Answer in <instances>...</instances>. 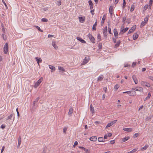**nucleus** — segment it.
<instances>
[{
    "mask_svg": "<svg viewBox=\"0 0 153 153\" xmlns=\"http://www.w3.org/2000/svg\"><path fill=\"white\" fill-rule=\"evenodd\" d=\"M43 80V78L42 77H41L39 80H38V81L36 83L35 85H34V87L35 88H37L38 86L42 82Z\"/></svg>",
    "mask_w": 153,
    "mask_h": 153,
    "instance_id": "obj_1",
    "label": "nucleus"
},
{
    "mask_svg": "<svg viewBox=\"0 0 153 153\" xmlns=\"http://www.w3.org/2000/svg\"><path fill=\"white\" fill-rule=\"evenodd\" d=\"M8 45L7 43H6L4 47V54H6L8 52Z\"/></svg>",
    "mask_w": 153,
    "mask_h": 153,
    "instance_id": "obj_2",
    "label": "nucleus"
},
{
    "mask_svg": "<svg viewBox=\"0 0 153 153\" xmlns=\"http://www.w3.org/2000/svg\"><path fill=\"white\" fill-rule=\"evenodd\" d=\"M117 121V120H115L113 121H112L110 123H108L106 126V128H108V127H109L114 124Z\"/></svg>",
    "mask_w": 153,
    "mask_h": 153,
    "instance_id": "obj_3",
    "label": "nucleus"
},
{
    "mask_svg": "<svg viewBox=\"0 0 153 153\" xmlns=\"http://www.w3.org/2000/svg\"><path fill=\"white\" fill-rule=\"evenodd\" d=\"M88 36L90 39L91 41L93 43H95V40L94 38L91 35V34H89L88 35Z\"/></svg>",
    "mask_w": 153,
    "mask_h": 153,
    "instance_id": "obj_4",
    "label": "nucleus"
},
{
    "mask_svg": "<svg viewBox=\"0 0 153 153\" xmlns=\"http://www.w3.org/2000/svg\"><path fill=\"white\" fill-rule=\"evenodd\" d=\"M133 90H134L135 91H139L140 92H142L143 91V88L141 87H138L134 88H132Z\"/></svg>",
    "mask_w": 153,
    "mask_h": 153,
    "instance_id": "obj_5",
    "label": "nucleus"
},
{
    "mask_svg": "<svg viewBox=\"0 0 153 153\" xmlns=\"http://www.w3.org/2000/svg\"><path fill=\"white\" fill-rule=\"evenodd\" d=\"M78 18L79 19V21L80 22L83 23L85 20V16H83V17H80L79 16Z\"/></svg>",
    "mask_w": 153,
    "mask_h": 153,
    "instance_id": "obj_6",
    "label": "nucleus"
},
{
    "mask_svg": "<svg viewBox=\"0 0 153 153\" xmlns=\"http://www.w3.org/2000/svg\"><path fill=\"white\" fill-rule=\"evenodd\" d=\"M107 27L105 26L103 30V33L104 35V36L105 37H106L107 36Z\"/></svg>",
    "mask_w": 153,
    "mask_h": 153,
    "instance_id": "obj_7",
    "label": "nucleus"
},
{
    "mask_svg": "<svg viewBox=\"0 0 153 153\" xmlns=\"http://www.w3.org/2000/svg\"><path fill=\"white\" fill-rule=\"evenodd\" d=\"M128 94L130 96H135L136 95V92L135 91H129Z\"/></svg>",
    "mask_w": 153,
    "mask_h": 153,
    "instance_id": "obj_8",
    "label": "nucleus"
},
{
    "mask_svg": "<svg viewBox=\"0 0 153 153\" xmlns=\"http://www.w3.org/2000/svg\"><path fill=\"white\" fill-rule=\"evenodd\" d=\"M123 130L128 132H130L132 131V128H123Z\"/></svg>",
    "mask_w": 153,
    "mask_h": 153,
    "instance_id": "obj_9",
    "label": "nucleus"
},
{
    "mask_svg": "<svg viewBox=\"0 0 153 153\" xmlns=\"http://www.w3.org/2000/svg\"><path fill=\"white\" fill-rule=\"evenodd\" d=\"M76 39L77 40L80 41L82 43H86V42L84 40L82 39L81 38L79 37H77Z\"/></svg>",
    "mask_w": 153,
    "mask_h": 153,
    "instance_id": "obj_10",
    "label": "nucleus"
},
{
    "mask_svg": "<svg viewBox=\"0 0 153 153\" xmlns=\"http://www.w3.org/2000/svg\"><path fill=\"white\" fill-rule=\"evenodd\" d=\"M132 79L135 84H137L138 83V80L136 77L134 75H133L132 76Z\"/></svg>",
    "mask_w": 153,
    "mask_h": 153,
    "instance_id": "obj_11",
    "label": "nucleus"
},
{
    "mask_svg": "<svg viewBox=\"0 0 153 153\" xmlns=\"http://www.w3.org/2000/svg\"><path fill=\"white\" fill-rule=\"evenodd\" d=\"M52 45L56 50H57L58 49V47L56 45L55 42L53 41L52 43Z\"/></svg>",
    "mask_w": 153,
    "mask_h": 153,
    "instance_id": "obj_12",
    "label": "nucleus"
},
{
    "mask_svg": "<svg viewBox=\"0 0 153 153\" xmlns=\"http://www.w3.org/2000/svg\"><path fill=\"white\" fill-rule=\"evenodd\" d=\"M79 148L84 150V151L86 153H89L90 152V151L88 149H85V148H84L83 147L79 146Z\"/></svg>",
    "mask_w": 153,
    "mask_h": 153,
    "instance_id": "obj_13",
    "label": "nucleus"
},
{
    "mask_svg": "<svg viewBox=\"0 0 153 153\" xmlns=\"http://www.w3.org/2000/svg\"><path fill=\"white\" fill-rule=\"evenodd\" d=\"M97 138L96 136H92L90 138V140L91 141H95L97 140Z\"/></svg>",
    "mask_w": 153,
    "mask_h": 153,
    "instance_id": "obj_14",
    "label": "nucleus"
},
{
    "mask_svg": "<svg viewBox=\"0 0 153 153\" xmlns=\"http://www.w3.org/2000/svg\"><path fill=\"white\" fill-rule=\"evenodd\" d=\"M88 3L90 5V8L91 9L93 8V4L92 1L91 0H89L88 1Z\"/></svg>",
    "mask_w": 153,
    "mask_h": 153,
    "instance_id": "obj_15",
    "label": "nucleus"
},
{
    "mask_svg": "<svg viewBox=\"0 0 153 153\" xmlns=\"http://www.w3.org/2000/svg\"><path fill=\"white\" fill-rule=\"evenodd\" d=\"M128 29V27H126L124 29H123L121 30L120 33H119V34H122L123 33H124L126 32Z\"/></svg>",
    "mask_w": 153,
    "mask_h": 153,
    "instance_id": "obj_16",
    "label": "nucleus"
},
{
    "mask_svg": "<svg viewBox=\"0 0 153 153\" xmlns=\"http://www.w3.org/2000/svg\"><path fill=\"white\" fill-rule=\"evenodd\" d=\"M35 59L37 62V63L38 64L39 66V62H42V59L40 58H38V57H36L35 58Z\"/></svg>",
    "mask_w": 153,
    "mask_h": 153,
    "instance_id": "obj_17",
    "label": "nucleus"
},
{
    "mask_svg": "<svg viewBox=\"0 0 153 153\" xmlns=\"http://www.w3.org/2000/svg\"><path fill=\"white\" fill-rule=\"evenodd\" d=\"M73 109L72 108H71L69 109V111L68 113V115H69L70 116H71L72 114L73 113Z\"/></svg>",
    "mask_w": 153,
    "mask_h": 153,
    "instance_id": "obj_18",
    "label": "nucleus"
},
{
    "mask_svg": "<svg viewBox=\"0 0 153 153\" xmlns=\"http://www.w3.org/2000/svg\"><path fill=\"white\" fill-rule=\"evenodd\" d=\"M109 12L111 15H112L113 13V7L111 6L109 8Z\"/></svg>",
    "mask_w": 153,
    "mask_h": 153,
    "instance_id": "obj_19",
    "label": "nucleus"
},
{
    "mask_svg": "<svg viewBox=\"0 0 153 153\" xmlns=\"http://www.w3.org/2000/svg\"><path fill=\"white\" fill-rule=\"evenodd\" d=\"M138 35L136 33H135L133 35V38L134 40H136L138 37Z\"/></svg>",
    "mask_w": 153,
    "mask_h": 153,
    "instance_id": "obj_20",
    "label": "nucleus"
},
{
    "mask_svg": "<svg viewBox=\"0 0 153 153\" xmlns=\"http://www.w3.org/2000/svg\"><path fill=\"white\" fill-rule=\"evenodd\" d=\"M114 36H117L118 35V34L117 30L116 29H114Z\"/></svg>",
    "mask_w": 153,
    "mask_h": 153,
    "instance_id": "obj_21",
    "label": "nucleus"
},
{
    "mask_svg": "<svg viewBox=\"0 0 153 153\" xmlns=\"http://www.w3.org/2000/svg\"><path fill=\"white\" fill-rule=\"evenodd\" d=\"M21 138L20 137H19L18 140V143L17 147V148H19V147L20 146L21 144Z\"/></svg>",
    "mask_w": 153,
    "mask_h": 153,
    "instance_id": "obj_22",
    "label": "nucleus"
},
{
    "mask_svg": "<svg viewBox=\"0 0 153 153\" xmlns=\"http://www.w3.org/2000/svg\"><path fill=\"white\" fill-rule=\"evenodd\" d=\"M90 110L92 112V113H94V109L93 107V106L92 105H90Z\"/></svg>",
    "mask_w": 153,
    "mask_h": 153,
    "instance_id": "obj_23",
    "label": "nucleus"
},
{
    "mask_svg": "<svg viewBox=\"0 0 153 153\" xmlns=\"http://www.w3.org/2000/svg\"><path fill=\"white\" fill-rule=\"evenodd\" d=\"M98 140L99 142H104L105 141L104 139L102 137H99Z\"/></svg>",
    "mask_w": 153,
    "mask_h": 153,
    "instance_id": "obj_24",
    "label": "nucleus"
},
{
    "mask_svg": "<svg viewBox=\"0 0 153 153\" xmlns=\"http://www.w3.org/2000/svg\"><path fill=\"white\" fill-rule=\"evenodd\" d=\"M129 139V137H126L125 138H123L122 139V141L123 142H125L128 140Z\"/></svg>",
    "mask_w": 153,
    "mask_h": 153,
    "instance_id": "obj_25",
    "label": "nucleus"
},
{
    "mask_svg": "<svg viewBox=\"0 0 153 153\" xmlns=\"http://www.w3.org/2000/svg\"><path fill=\"white\" fill-rule=\"evenodd\" d=\"M97 22L96 21L93 26L92 29L93 30H96V27L97 26Z\"/></svg>",
    "mask_w": 153,
    "mask_h": 153,
    "instance_id": "obj_26",
    "label": "nucleus"
},
{
    "mask_svg": "<svg viewBox=\"0 0 153 153\" xmlns=\"http://www.w3.org/2000/svg\"><path fill=\"white\" fill-rule=\"evenodd\" d=\"M103 75H101L99 76L97 79V81H101L103 79Z\"/></svg>",
    "mask_w": 153,
    "mask_h": 153,
    "instance_id": "obj_27",
    "label": "nucleus"
},
{
    "mask_svg": "<svg viewBox=\"0 0 153 153\" xmlns=\"http://www.w3.org/2000/svg\"><path fill=\"white\" fill-rule=\"evenodd\" d=\"M49 68L51 69L52 70H53L54 71H55V68L54 67V66H53L51 65H49Z\"/></svg>",
    "mask_w": 153,
    "mask_h": 153,
    "instance_id": "obj_28",
    "label": "nucleus"
},
{
    "mask_svg": "<svg viewBox=\"0 0 153 153\" xmlns=\"http://www.w3.org/2000/svg\"><path fill=\"white\" fill-rule=\"evenodd\" d=\"M120 43V41H117V42L116 44H115V46H114L115 47V48L117 47L119 45Z\"/></svg>",
    "mask_w": 153,
    "mask_h": 153,
    "instance_id": "obj_29",
    "label": "nucleus"
},
{
    "mask_svg": "<svg viewBox=\"0 0 153 153\" xmlns=\"http://www.w3.org/2000/svg\"><path fill=\"white\" fill-rule=\"evenodd\" d=\"M147 23L146 22H145L144 21H143L140 25V27H143L144 25H145Z\"/></svg>",
    "mask_w": 153,
    "mask_h": 153,
    "instance_id": "obj_30",
    "label": "nucleus"
},
{
    "mask_svg": "<svg viewBox=\"0 0 153 153\" xmlns=\"http://www.w3.org/2000/svg\"><path fill=\"white\" fill-rule=\"evenodd\" d=\"M105 15H104L103 16V18H102V20L101 21L102 24H103V23L104 22V21L105 20Z\"/></svg>",
    "mask_w": 153,
    "mask_h": 153,
    "instance_id": "obj_31",
    "label": "nucleus"
},
{
    "mask_svg": "<svg viewBox=\"0 0 153 153\" xmlns=\"http://www.w3.org/2000/svg\"><path fill=\"white\" fill-rule=\"evenodd\" d=\"M148 146H149L148 145H146L144 147L142 148H141V150H145L148 148Z\"/></svg>",
    "mask_w": 153,
    "mask_h": 153,
    "instance_id": "obj_32",
    "label": "nucleus"
},
{
    "mask_svg": "<svg viewBox=\"0 0 153 153\" xmlns=\"http://www.w3.org/2000/svg\"><path fill=\"white\" fill-rule=\"evenodd\" d=\"M41 21L42 22H47L48 21V20L46 18H44L42 19Z\"/></svg>",
    "mask_w": 153,
    "mask_h": 153,
    "instance_id": "obj_33",
    "label": "nucleus"
},
{
    "mask_svg": "<svg viewBox=\"0 0 153 153\" xmlns=\"http://www.w3.org/2000/svg\"><path fill=\"white\" fill-rule=\"evenodd\" d=\"M134 8H135V7H134V5H132L131 6V7L130 11L131 12L133 11L134 10Z\"/></svg>",
    "mask_w": 153,
    "mask_h": 153,
    "instance_id": "obj_34",
    "label": "nucleus"
},
{
    "mask_svg": "<svg viewBox=\"0 0 153 153\" xmlns=\"http://www.w3.org/2000/svg\"><path fill=\"white\" fill-rule=\"evenodd\" d=\"M137 150V149H134L132 151H131L128 152V153H132L133 152H136Z\"/></svg>",
    "mask_w": 153,
    "mask_h": 153,
    "instance_id": "obj_35",
    "label": "nucleus"
},
{
    "mask_svg": "<svg viewBox=\"0 0 153 153\" xmlns=\"http://www.w3.org/2000/svg\"><path fill=\"white\" fill-rule=\"evenodd\" d=\"M68 128L67 127H65L63 129V131L64 133H66V131L67 130Z\"/></svg>",
    "mask_w": 153,
    "mask_h": 153,
    "instance_id": "obj_36",
    "label": "nucleus"
},
{
    "mask_svg": "<svg viewBox=\"0 0 153 153\" xmlns=\"http://www.w3.org/2000/svg\"><path fill=\"white\" fill-rule=\"evenodd\" d=\"M58 69L59 70H61V71H65L63 67H61L59 66Z\"/></svg>",
    "mask_w": 153,
    "mask_h": 153,
    "instance_id": "obj_37",
    "label": "nucleus"
},
{
    "mask_svg": "<svg viewBox=\"0 0 153 153\" xmlns=\"http://www.w3.org/2000/svg\"><path fill=\"white\" fill-rule=\"evenodd\" d=\"M140 83H141V84L142 85H146L145 84H147V82H145L143 81H141V82Z\"/></svg>",
    "mask_w": 153,
    "mask_h": 153,
    "instance_id": "obj_38",
    "label": "nucleus"
},
{
    "mask_svg": "<svg viewBox=\"0 0 153 153\" xmlns=\"http://www.w3.org/2000/svg\"><path fill=\"white\" fill-rule=\"evenodd\" d=\"M123 8H124L126 6V2L125 0H123Z\"/></svg>",
    "mask_w": 153,
    "mask_h": 153,
    "instance_id": "obj_39",
    "label": "nucleus"
},
{
    "mask_svg": "<svg viewBox=\"0 0 153 153\" xmlns=\"http://www.w3.org/2000/svg\"><path fill=\"white\" fill-rule=\"evenodd\" d=\"M39 97L37 98L36 99V100H35V101H34V102H33L34 104H35V102H37L39 100Z\"/></svg>",
    "mask_w": 153,
    "mask_h": 153,
    "instance_id": "obj_40",
    "label": "nucleus"
},
{
    "mask_svg": "<svg viewBox=\"0 0 153 153\" xmlns=\"http://www.w3.org/2000/svg\"><path fill=\"white\" fill-rule=\"evenodd\" d=\"M36 28L37 29L39 30L40 31V32H43V31L42 30L40 29V28L39 27L36 26Z\"/></svg>",
    "mask_w": 153,
    "mask_h": 153,
    "instance_id": "obj_41",
    "label": "nucleus"
},
{
    "mask_svg": "<svg viewBox=\"0 0 153 153\" xmlns=\"http://www.w3.org/2000/svg\"><path fill=\"white\" fill-rule=\"evenodd\" d=\"M13 116V115L12 114H11L10 115V116H9L7 118V120H8L9 119H11V118H12V117Z\"/></svg>",
    "mask_w": 153,
    "mask_h": 153,
    "instance_id": "obj_42",
    "label": "nucleus"
},
{
    "mask_svg": "<svg viewBox=\"0 0 153 153\" xmlns=\"http://www.w3.org/2000/svg\"><path fill=\"white\" fill-rule=\"evenodd\" d=\"M119 86L118 85H116L114 87V88L116 89V90H117L118 88H119Z\"/></svg>",
    "mask_w": 153,
    "mask_h": 153,
    "instance_id": "obj_43",
    "label": "nucleus"
},
{
    "mask_svg": "<svg viewBox=\"0 0 153 153\" xmlns=\"http://www.w3.org/2000/svg\"><path fill=\"white\" fill-rule=\"evenodd\" d=\"M97 38L99 39V40H100L101 38V36H100V34L99 33L98 34H97Z\"/></svg>",
    "mask_w": 153,
    "mask_h": 153,
    "instance_id": "obj_44",
    "label": "nucleus"
},
{
    "mask_svg": "<svg viewBox=\"0 0 153 153\" xmlns=\"http://www.w3.org/2000/svg\"><path fill=\"white\" fill-rule=\"evenodd\" d=\"M152 2V0H150L149 1V6H150V7H151Z\"/></svg>",
    "mask_w": 153,
    "mask_h": 153,
    "instance_id": "obj_45",
    "label": "nucleus"
},
{
    "mask_svg": "<svg viewBox=\"0 0 153 153\" xmlns=\"http://www.w3.org/2000/svg\"><path fill=\"white\" fill-rule=\"evenodd\" d=\"M57 3H58L57 5L58 6H60V5H61V1L59 0V1H57Z\"/></svg>",
    "mask_w": 153,
    "mask_h": 153,
    "instance_id": "obj_46",
    "label": "nucleus"
},
{
    "mask_svg": "<svg viewBox=\"0 0 153 153\" xmlns=\"http://www.w3.org/2000/svg\"><path fill=\"white\" fill-rule=\"evenodd\" d=\"M2 1L3 3V4H4V5L6 7V8L7 9V6L6 4V3H5V2L4 1V0H2Z\"/></svg>",
    "mask_w": 153,
    "mask_h": 153,
    "instance_id": "obj_47",
    "label": "nucleus"
},
{
    "mask_svg": "<svg viewBox=\"0 0 153 153\" xmlns=\"http://www.w3.org/2000/svg\"><path fill=\"white\" fill-rule=\"evenodd\" d=\"M136 25H135L134 26H133L131 28V29L133 31H134L136 29Z\"/></svg>",
    "mask_w": 153,
    "mask_h": 153,
    "instance_id": "obj_48",
    "label": "nucleus"
},
{
    "mask_svg": "<svg viewBox=\"0 0 153 153\" xmlns=\"http://www.w3.org/2000/svg\"><path fill=\"white\" fill-rule=\"evenodd\" d=\"M148 21V17H146L145 18L144 21L145 22H146V23H147V22Z\"/></svg>",
    "mask_w": 153,
    "mask_h": 153,
    "instance_id": "obj_49",
    "label": "nucleus"
},
{
    "mask_svg": "<svg viewBox=\"0 0 153 153\" xmlns=\"http://www.w3.org/2000/svg\"><path fill=\"white\" fill-rule=\"evenodd\" d=\"M86 58L85 57V59H84V62L85 63H86L88 62V60L86 59Z\"/></svg>",
    "mask_w": 153,
    "mask_h": 153,
    "instance_id": "obj_50",
    "label": "nucleus"
},
{
    "mask_svg": "<svg viewBox=\"0 0 153 153\" xmlns=\"http://www.w3.org/2000/svg\"><path fill=\"white\" fill-rule=\"evenodd\" d=\"M139 135V134L137 133H136L134 135V137H137Z\"/></svg>",
    "mask_w": 153,
    "mask_h": 153,
    "instance_id": "obj_51",
    "label": "nucleus"
},
{
    "mask_svg": "<svg viewBox=\"0 0 153 153\" xmlns=\"http://www.w3.org/2000/svg\"><path fill=\"white\" fill-rule=\"evenodd\" d=\"M102 44L101 43H100L99 44V49H101L102 48Z\"/></svg>",
    "mask_w": 153,
    "mask_h": 153,
    "instance_id": "obj_52",
    "label": "nucleus"
},
{
    "mask_svg": "<svg viewBox=\"0 0 153 153\" xmlns=\"http://www.w3.org/2000/svg\"><path fill=\"white\" fill-rule=\"evenodd\" d=\"M148 4H146L144 6V8L145 10H146L148 8Z\"/></svg>",
    "mask_w": 153,
    "mask_h": 153,
    "instance_id": "obj_53",
    "label": "nucleus"
},
{
    "mask_svg": "<svg viewBox=\"0 0 153 153\" xmlns=\"http://www.w3.org/2000/svg\"><path fill=\"white\" fill-rule=\"evenodd\" d=\"M134 31L132 30L131 29H130L128 31V34H130V33H132Z\"/></svg>",
    "mask_w": 153,
    "mask_h": 153,
    "instance_id": "obj_54",
    "label": "nucleus"
},
{
    "mask_svg": "<svg viewBox=\"0 0 153 153\" xmlns=\"http://www.w3.org/2000/svg\"><path fill=\"white\" fill-rule=\"evenodd\" d=\"M149 78L153 81V76H149Z\"/></svg>",
    "mask_w": 153,
    "mask_h": 153,
    "instance_id": "obj_55",
    "label": "nucleus"
},
{
    "mask_svg": "<svg viewBox=\"0 0 153 153\" xmlns=\"http://www.w3.org/2000/svg\"><path fill=\"white\" fill-rule=\"evenodd\" d=\"M78 143L77 141H76L74 142V147L75 146L77 145L78 144Z\"/></svg>",
    "mask_w": 153,
    "mask_h": 153,
    "instance_id": "obj_56",
    "label": "nucleus"
},
{
    "mask_svg": "<svg viewBox=\"0 0 153 153\" xmlns=\"http://www.w3.org/2000/svg\"><path fill=\"white\" fill-rule=\"evenodd\" d=\"M4 148H5L4 146H3L2 147V149H1V153H2V152H3V151H4Z\"/></svg>",
    "mask_w": 153,
    "mask_h": 153,
    "instance_id": "obj_57",
    "label": "nucleus"
},
{
    "mask_svg": "<svg viewBox=\"0 0 153 153\" xmlns=\"http://www.w3.org/2000/svg\"><path fill=\"white\" fill-rule=\"evenodd\" d=\"M151 96V94L150 93H149L148 94L147 97L149 99L150 98V97Z\"/></svg>",
    "mask_w": 153,
    "mask_h": 153,
    "instance_id": "obj_58",
    "label": "nucleus"
},
{
    "mask_svg": "<svg viewBox=\"0 0 153 153\" xmlns=\"http://www.w3.org/2000/svg\"><path fill=\"white\" fill-rule=\"evenodd\" d=\"M145 85L147 87H150V84L148 83H147V84H146Z\"/></svg>",
    "mask_w": 153,
    "mask_h": 153,
    "instance_id": "obj_59",
    "label": "nucleus"
},
{
    "mask_svg": "<svg viewBox=\"0 0 153 153\" xmlns=\"http://www.w3.org/2000/svg\"><path fill=\"white\" fill-rule=\"evenodd\" d=\"M53 35L49 34L48 36V38H50L51 37H53Z\"/></svg>",
    "mask_w": 153,
    "mask_h": 153,
    "instance_id": "obj_60",
    "label": "nucleus"
},
{
    "mask_svg": "<svg viewBox=\"0 0 153 153\" xmlns=\"http://www.w3.org/2000/svg\"><path fill=\"white\" fill-rule=\"evenodd\" d=\"M5 127V126L3 125H2L1 126V128H2V129H4Z\"/></svg>",
    "mask_w": 153,
    "mask_h": 153,
    "instance_id": "obj_61",
    "label": "nucleus"
},
{
    "mask_svg": "<svg viewBox=\"0 0 153 153\" xmlns=\"http://www.w3.org/2000/svg\"><path fill=\"white\" fill-rule=\"evenodd\" d=\"M108 31L109 32V33L110 34H111V28H110V27H108Z\"/></svg>",
    "mask_w": 153,
    "mask_h": 153,
    "instance_id": "obj_62",
    "label": "nucleus"
},
{
    "mask_svg": "<svg viewBox=\"0 0 153 153\" xmlns=\"http://www.w3.org/2000/svg\"><path fill=\"white\" fill-rule=\"evenodd\" d=\"M110 143L111 144H113L114 143L115 141L114 140H111L110 141Z\"/></svg>",
    "mask_w": 153,
    "mask_h": 153,
    "instance_id": "obj_63",
    "label": "nucleus"
},
{
    "mask_svg": "<svg viewBox=\"0 0 153 153\" xmlns=\"http://www.w3.org/2000/svg\"><path fill=\"white\" fill-rule=\"evenodd\" d=\"M108 137V136L107 134H105L104 136V139H107Z\"/></svg>",
    "mask_w": 153,
    "mask_h": 153,
    "instance_id": "obj_64",
    "label": "nucleus"
}]
</instances>
